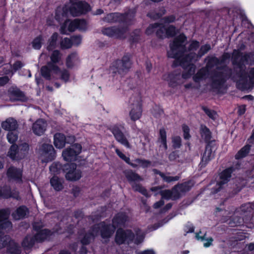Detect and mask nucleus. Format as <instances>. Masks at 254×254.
Returning <instances> with one entry per match:
<instances>
[{
  "instance_id": "nucleus-1",
  "label": "nucleus",
  "mask_w": 254,
  "mask_h": 254,
  "mask_svg": "<svg viewBox=\"0 0 254 254\" xmlns=\"http://www.w3.org/2000/svg\"><path fill=\"white\" fill-rule=\"evenodd\" d=\"M242 45L239 49L234 50L232 54L233 71L226 65H222L231 58V55L225 53L218 59L215 57L207 56L205 59L208 68L216 69L212 72L211 78L213 88L219 89L229 78L237 82L238 88L242 90L252 89L254 84V68H249L254 62V54L246 53L243 55L241 51L244 49Z\"/></svg>"
},
{
  "instance_id": "nucleus-2",
  "label": "nucleus",
  "mask_w": 254,
  "mask_h": 254,
  "mask_svg": "<svg viewBox=\"0 0 254 254\" xmlns=\"http://www.w3.org/2000/svg\"><path fill=\"white\" fill-rule=\"evenodd\" d=\"M186 43L187 37L182 34L176 37L170 44V49L167 53L168 57L177 59L184 69L182 76L180 73H172L169 75V84L171 87H175L182 83L181 77L188 79L193 74L195 70L194 63L198 61L211 49L210 45L206 44L201 46L198 53L196 54L195 51L199 47V42L192 41L188 47L186 46Z\"/></svg>"
},
{
  "instance_id": "nucleus-3",
  "label": "nucleus",
  "mask_w": 254,
  "mask_h": 254,
  "mask_svg": "<svg viewBox=\"0 0 254 254\" xmlns=\"http://www.w3.org/2000/svg\"><path fill=\"white\" fill-rule=\"evenodd\" d=\"M127 220V216L125 213H119L113 219V225L107 224L104 222L95 225L91 232L86 234L81 240L83 245H87L94 238L100 234L103 238H109L114 233L116 227L121 226Z\"/></svg>"
},
{
  "instance_id": "nucleus-4",
  "label": "nucleus",
  "mask_w": 254,
  "mask_h": 254,
  "mask_svg": "<svg viewBox=\"0 0 254 254\" xmlns=\"http://www.w3.org/2000/svg\"><path fill=\"white\" fill-rule=\"evenodd\" d=\"M132 64V55L127 53L121 59H118L114 62L110 69L113 73L118 74L123 76L129 71Z\"/></svg>"
},
{
  "instance_id": "nucleus-5",
  "label": "nucleus",
  "mask_w": 254,
  "mask_h": 254,
  "mask_svg": "<svg viewBox=\"0 0 254 254\" xmlns=\"http://www.w3.org/2000/svg\"><path fill=\"white\" fill-rule=\"evenodd\" d=\"M134 16L135 12L131 10L125 14L118 12L108 14L103 20L109 23L122 22L127 25L131 23Z\"/></svg>"
},
{
  "instance_id": "nucleus-6",
  "label": "nucleus",
  "mask_w": 254,
  "mask_h": 254,
  "mask_svg": "<svg viewBox=\"0 0 254 254\" xmlns=\"http://www.w3.org/2000/svg\"><path fill=\"white\" fill-rule=\"evenodd\" d=\"M129 116L131 120L135 121L138 120L142 115L141 98L139 93L133 95L130 98Z\"/></svg>"
},
{
  "instance_id": "nucleus-7",
  "label": "nucleus",
  "mask_w": 254,
  "mask_h": 254,
  "mask_svg": "<svg viewBox=\"0 0 254 254\" xmlns=\"http://www.w3.org/2000/svg\"><path fill=\"white\" fill-rule=\"evenodd\" d=\"M63 172L65 173L66 179L70 181H77L82 176L81 170L77 169L76 165L74 163H67L64 165Z\"/></svg>"
},
{
  "instance_id": "nucleus-8",
  "label": "nucleus",
  "mask_w": 254,
  "mask_h": 254,
  "mask_svg": "<svg viewBox=\"0 0 254 254\" xmlns=\"http://www.w3.org/2000/svg\"><path fill=\"white\" fill-rule=\"evenodd\" d=\"M39 154L43 158V162L51 161L55 158L56 153L53 146L51 144L44 143L39 149Z\"/></svg>"
},
{
  "instance_id": "nucleus-9",
  "label": "nucleus",
  "mask_w": 254,
  "mask_h": 254,
  "mask_svg": "<svg viewBox=\"0 0 254 254\" xmlns=\"http://www.w3.org/2000/svg\"><path fill=\"white\" fill-rule=\"evenodd\" d=\"M217 149L216 143L211 141L208 143L203 153L200 165L201 167H204L214 156V153Z\"/></svg>"
},
{
  "instance_id": "nucleus-10",
  "label": "nucleus",
  "mask_w": 254,
  "mask_h": 254,
  "mask_svg": "<svg viewBox=\"0 0 254 254\" xmlns=\"http://www.w3.org/2000/svg\"><path fill=\"white\" fill-rule=\"evenodd\" d=\"M81 146L78 143L71 145L69 147L66 148L63 151L62 156L64 160L71 161L74 160L76 156L81 150Z\"/></svg>"
},
{
  "instance_id": "nucleus-11",
  "label": "nucleus",
  "mask_w": 254,
  "mask_h": 254,
  "mask_svg": "<svg viewBox=\"0 0 254 254\" xmlns=\"http://www.w3.org/2000/svg\"><path fill=\"white\" fill-rule=\"evenodd\" d=\"M134 238V235L131 230L119 229L116 232L115 241L118 244L121 245L125 242L129 243L132 242Z\"/></svg>"
},
{
  "instance_id": "nucleus-12",
  "label": "nucleus",
  "mask_w": 254,
  "mask_h": 254,
  "mask_svg": "<svg viewBox=\"0 0 254 254\" xmlns=\"http://www.w3.org/2000/svg\"><path fill=\"white\" fill-rule=\"evenodd\" d=\"M90 10V5L85 1H78L73 3L70 8L69 11L73 16H78Z\"/></svg>"
},
{
  "instance_id": "nucleus-13",
  "label": "nucleus",
  "mask_w": 254,
  "mask_h": 254,
  "mask_svg": "<svg viewBox=\"0 0 254 254\" xmlns=\"http://www.w3.org/2000/svg\"><path fill=\"white\" fill-rule=\"evenodd\" d=\"M233 171V167H229L221 172L220 174L219 180L218 181L216 187L213 189L212 193H217L220 190L223 185L228 183L231 177V174Z\"/></svg>"
},
{
  "instance_id": "nucleus-14",
  "label": "nucleus",
  "mask_w": 254,
  "mask_h": 254,
  "mask_svg": "<svg viewBox=\"0 0 254 254\" xmlns=\"http://www.w3.org/2000/svg\"><path fill=\"white\" fill-rule=\"evenodd\" d=\"M10 214L8 209L0 210V230L8 231L12 228V223L8 220Z\"/></svg>"
},
{
  "instance_id": "nucleus-15",
  "label": "nucleus",
  "mask_w": 254,
  "mask_h": 254,
  "mask_svg": "<svg viewBox=\"0 0 254 254\" xmlns=\"http://www.w3.org/2000/svg\"><path fill=\"white\" fill-rule=\"evenodd\" d=\"M59 71V67L51 62H48L47 65L43 66L41 68L42 76L47 80H51L52 74H57Z\"/></svg>"
},
{
  "instance_id": "nucleus-16",
  "label": "nucleus",
  "mask_w": 254,
  "mask_h": 254,
  "mask_svg": "<svg viewBox=\"0 0 254 254\" xmlns=\"http://www.w3.org/2000/svg\"><path fill=\"white\" fill-rule=\"evenodd\" d=\"M127 28L125 27L120 29L116 27H111L103 29L102 32L103 34L109 37L122 38Z\"/></svg>"
},
{
  "instance_id": "nucleus-17",
  "label": "nucleus",
  "mask_w": 254,
  "mask_h": 254,
  "mask_svg": "<svg viewBox=\"0 0 254 254\" xmlns=\"http://www.w3.org/2000/svg\"><path fill=\"white\" fill-rule=\"evenodd\" d=\"M6 175L9 180H13L20 183L22 182V170L20 168L11 166L7 169Z\"/></svg>"
},
{
  "instance_id": "nucleus-18",
  "label": "nucleus",
  "mask_w": 254,
  "mask_h": 254,
  "mask_svg": "<svg viewBox=\"0 0 254 254\" xmlns=\"http://www.w3.org/2000/svg\"><path fill=\"white\" fill-rule=\"evenodd\" d=\"M8 93L11 100L25 101L27 100L25 94L17 87H10L8 90Z\"/></svg>"
},
{
  "instance_id": "nucleus-19",
  "label": "nucleus",
  "mask_w": 254,
  "mask_h": 254,
  "mask_svg": "<svg viewBox=\"0 0 254 254\" xmlns=\"http://www.w3.org/2000/svg\"><path fill=\"white\" fill-rule=\"evenodd\" d=\"M68 8L66 7H64L63 8L58 7L56 10V15H55V19L60 23H62L64 21H65V23L64 25H63L62 27V32L63 33H64L63 30V29L64 26H65L68 21L66 20V17L68 14Z\"/></svg>"
},
{
  "instance_id": "nucleus-20",
  "label": "nucleus",
  "mask_w": 254,
  "mask_h": 254,
  "mask_svg": "<svg viewBox=\"0 0 254 254\" xmlns=\"http://www.w3.org/2000/svg\"><path fill=\"white\" fill-rule=\"evenodd\" d=\"M193 185V184L192 182L188 181L175 186L174 188L177 193V194L175 196L176 197H178V198H180L186 192L189 191Z\"/></svg>"
},
{
  "instance_id": "nucleus-21",
  "label": "nucleus",
  "mask_w": 254,
  "mask_h": 254,
  "mask_svg": "<svg viewBox=\"0 0 254 254\" xmlns=\"http://www.w3.org/2000/svg\"><path fill=\"white\" fill-rule=\"evenodd\" d=\"M112 132L116 140L127 148H130V144L122 131L117 127H114Z\"/></svg>"
},
{
  "instance_id": "nucleus-22",
  "label": "nucleus",
  "mask_w": 254,
  "mask_h": 254,
  "mask_svg": "<svg viewBox=\"0 0 254 254\" xmlns=\"http://www.w3.org/2000/svg\"><path fill=\"white\" fill-rule=\"evenodd\" d=\"M46 127V122L43 119H39L33 124L32 130L36 135L40 136L44 133Z\"/></svg>"
},
{
  "instance_id": "nucleus-23",
  "label": "nucleus",
  "mask_w": 254,
  "mask_h": 254,
  "mask_svg": "<svg viewBox=\"0 0 254 254\" xmlns=\"http://www.w3.org/2000/svg\"><path fill=\"white\" fill-rule=\"evenodd\" d=\"M124 173L126 178L131 185L135 182H138L143 180L139 175L131 170H125Z\"/></svg>"
},
{
  "instance_id": "nucleus-24",
  "label": "nucleus",
  "mask_w": 254,
  "mask_h": 254,
  "mask_svg": "<svg viewBox=\"0 0 254 254\" xmlns=\"http://www.w3.org/2000/svg\"><path fill=\"white\" fill-rule=\"evenodd\" d=\"M1 127L3 129L10 131L16 129L18 124L16 120L12 118H9L2 122Z\"/></svg>"
},
{
  "instance_id": "nucleus-25",
  "label": "nucleus",
  "mask_w": 254,
  "mask_h": 254,
  "mask_svg": "<svg viewBox=\"0 0 254 254\" xmlns=\"http://www.w3.org/2000/svg\"><path fill=\"white\" fill-rule=\"evenodd\" d=\"M212 68H208L207 64L205 67L200 69L193 76V79L195 82H199L200 81L205 79L208 74L209 71Z\"/></svg>"
},
{
  "instance_id": "nucleus-26",
  "label": "nucleus",
  "mask_w": 254,
  "mask_h": 254,
  "mask_svg": "<svg viewBox=\"0 0 254 254\" xmlns=\"http://www.w3.org/2000/svg\"><path fill=\"white\" fill-rule=\"evenodd\" d=\"M66 141L65 136L61 133H57L54 135V145L59 149L64 147Z\"/></svg>"
},
{
  "instance_id": "nucleus-27",
  "label": "nucleus",
  "mask_w": 254,
  "mask_h": 254,
  "mask_svg": "<svg viewBox=\"0 0 254 254\" xmlns=\"http://www.w3.org/2000/svg\"><path fill=\"white\" fill-rule=\"evenodd\" d=\"M27 208L24 206H20L16 210L12 213V216L15 220H19L24 218L28 214Z\"/></svg>"
},
{
  "instance_id": "nucleus-28",
  "label": "nucleus",
  "mask_w": 254,
  "mask_h": 254,
  "mask_svg": "<svg viewBox=\"0 0 254 254\" xmlns=\"http://www.w3.org/2000/svg\"><path fill=\"white\" fill-rule=\"evenodd\" d=\"M8 245L7 248V252L10 254H20L21 253L20 247L13 241L10 240L8 242Z\"/></svg>"
},
{
  "instance_id": "nucleus-29",
  "label": "nucleus",
  "mask_w": 254,
  "mask_h": 254,
  "mask_svg": "<svg viewBox=\"0 0 254 254\" xmlns=\"http://www.w3.org/2000/svg\"><path fill=\"white\" fill-rule=\"evenodd\" d=\"M52 234L51 231L47 229H43L40 231L34 236L37 242H41L47 239Z\"/></svg>"
},
{
  "instance_id": "nucleus-30",
  "label": "nucleus",
  "mask_w": 254,
  "mask_h": 254,
  "mask_svg": "<svg viewBox=\"0 0 254 254\" xmlns=\"http://www.w3.org/2000/svg\"><path fill=\"white\" fill-rule=\"evenodd\" d=\"M36 242L34 236L27 235L23 239L22 242V246L25 249H30L34 246Z\"/></svg>"
},
{
  "instance_id": "nucleus-31",
  "label": "nucleus",
  "mask_w": 254,
  "mask_h": 254,
  "mask_svg": "<svg viewBox=\"0 0 254 254\" xmlns=\"http://www.w3.org/2000/svg\"><path fill=\"white\" fill-rule=\"evenodd\" d=\"M160 193L162 197L166 199H172L173 200H175L178 198V197H176L175 196L177 193L174 187L172 190H167L161 191Z\"/></svg>"
},
{
  "instance_id": "nucleus-32",
  "label": "nucleus",
  "mask_w": 254,
  "mask_h": 254,
  "mask_svg": "<svg viewBox=\"0 0 254 254\" xmlns=\"http://www.w3.org/2000/svg\"><path fill=\"white\" fill-rule=\"evenodd\" d=\"M17 145L13 144L10 148L8 152V155L12 159H20L23 158V156L19 155L20 152L18 151Z\"/></svg>"
},
{
  "instance_id": "nucleus-33",
  "label": "nucleus",
  "mask_w": 254,
  "mask_h": 254,
  "mask_svg": "<svg viewBox=\"0 0 254 254\" xmlns=\"http://www.w3.org/2000/svg\"><path fill=\"white\" fill-rule=\"evenodd\" d=\"M50 183L53 188L57 191H59L63 189L62 182L57 176H53L51 180Z\"/></svg>"
},
{
  "instance_id": "nucleus-34",
  "label": "nucleus",
  "mask_w": 254,
  "mask_h": 254,
  "mask_svg": "<svg viewBox=\"0 0 254 254\" xmlns=\"http://www.w3.org/2000/svg\"><path fill=\"white\" fill-rule=\"evenodd\" d=\"M251 147V145L249 144L244 146L235 155V158L238 160L245 157L249 153Z\"/></svg>"
},
{
  "instance_id": "nucleus-35",
  "label": "nucleus",
  "mask_w": 254,
  "mask_h": 254,
  "mask_svg": "<svg viewBox=\"0 0 254 254\" xmlns=\"http://www.w3.org/2000/svg\"><path fill=\"white\" fill-rule=\"evenodd\" d=\"M201 234V232L199 231L198 233L196 234V238L198 240H201V241H205L206 242L204 243L203 246L204 247H208L211 245L212 242H213V239L211 237L206 239L205 237L206 235V233L205 232L203 236H200L199 234Z\"/></svg>"
},
{
  "instance_id": "nucleus-36",
  "label": "nucleus",
  "mask_w": 254,
  "mask_h": 254,
  "mask_svg": "<svg viewBox=\"0 0 254 254\" xmlns=\"http://www.w3.org/2000/svg\"><path fill=\"white\" fill-rule=\"evenodd\" d=\"M58 37V34L57 33H54L52 35L50 39L49 40V44L47 47L48 51H52L56 47Z\"/></svg>"
},
{
  "instance_id": "nucleus-37",
  "label": "nucleus",
  "mask_w": 254,
  "mask_h": 254,
  "mask_svg": "<svg viewBox=\"0 0 254 254\" xmlns=\"http://www.w3.org/2000/svg\"><path fill=\"white\" fill-rule=\"evenodd\" d=\"M201 134L206 142H210V141L211 136L209 129L204 126H201Z\"/></svg>"
},
{
  "instance_id": "nucleus-38",
  "label": "nucleus",
  "mask_w": 254,
  "mask_h": 254,
  "mask_svg": "<svg viewBox=\"0 0 254 254\" xmlns=\"http://www.w3.org/2000/svg\"><path fill=\"white\" fill-rule=\"evenodd\" d=\"M63 166L59 162H54L50 167V170L51 172L58 174L63 172Z\"/></svg>"
},
{
  "instance_id": "nucleus-39",
  "label": "nucleus",
  "mask_w": 254,
  "mask_h": 254,
  "mask_svg": "<svg viewBox=\"0 0 254 254\" xmlns=\"http://www.w3.org/2000/svg\"><path fill=\"white\" fill-rule=\"evenodd\" d=\"M132 188L135 191H138L146 197H149L147 190L141 186L140 184H137L136 182L131 185Z\"/></svg>"
},
{
  "instance_id": "nucleus-40",
  "label": "nucleus",
  "mask_w": 254,
  "mask_h": 254,
  "mask_svg": "<svg viewBox=\"0 0 254 254\" xmlns=\"http://www.w3.org/2000/svg\"><path fill=\"white\" fill-rule=\"evenodd\" d=\"M62 55L60 52L58 50H55L53 52L50 56L51 63L53 64H56L58 63L61 59Z\"/></svg>"
},
{
  "instance_id": "nucleus-41",
  "label": "nucleus",
  "mask_w": 254,
  "mask_h": 254,
  "mask_svg": "<svg viewBox=\"0 0 254 254\" xmlns=\"http://www.w3.org/2000/svg\"><path fill=\"white\" fill-rule=\"evenodd\" d=\"M159 140L162 143L165 150L167 149L166 132L164 128L160 129Z\"/></svg>"
},
{
  "instance_id": "nucleus-42",
  "label": "nucleus",
  "mask_w": 254,
  "mask_h": 254,
  "mask_svg": "<svg viewBox=\"0 0 254 254\" xmlns=\"http://www.w3.org/2000/svg\"><path fill=\"white\" fill-rule=\"evenodd\" d=\"M156 35L160 38H164L167 37L166 27L164 25L158 24V27L156 28Z\"/></svg>"
},
{
  "instance_id": "nucleus-43",
  "label": "nucleus",
  "mask_w": 254,
  "mask_h": 254,
  "mask_svg": "<svg viewBox=\"0 0 254 254\" xmlns=\"http://www.w3.org/2000/svg\"><path fill=\"white\" fill-rule=\"evenodd\" d=\"M169 175L170 173H167L166 174L164 173V174H162V178L164 182L167 183H170L173 182L177 181L180 179V177L178 176L172 177L169 176Z\"/></svg>"
},
{
  "instance_id": "nucleus-44",
  "label": "nucleus",
  "mask_w": 254,
  "mask_h": 254,
  "mask_svg": "<svg viewBox=\"0 0 254 254\" xmlns=\"http://www.w3.org/2000/svg\"><path fill=\"white\" fill-rule=\"evenodd\" d=\"M7 138L10 143H14L18 139L17 131L15 129L9 131L7 134Z\"/></svg>"
},
{
  "instance_id": "nucleus-45",
  "label": "nucleus",
  "mask_w": 254,
  "mask_h": 254,
  "mask_svg": "<svg viewBox=\"0 0 254 254\" xmlns=\"http://www.w3.org/2000/svg\"><path fill=\"white\" fill-rule=\"evenodd\" d=\"M43 39L42 36H39L35 38L32 42V47L36 50H39L42 44Z\"/></svg>"
},
{
  "instance_id": "nucleus-46",
  "label": "nucleus",
  "mask_w": 254,
  "mask_h": 254,
  "mask_svg": "<svg viewBox=\"0 0 254 254\" xmlns=\"http://www.w3.org/2000/svg\"><path fill=\"white\" fill-rule=\"evenodd\" d=\"M77 59V55L76 53H72L68 56L66 59V66L68 67H71L73 65V64L75 62V61Z\"/></svg>"
},
{
  "instance_id": "nucleus-47",
  "label": "nucleus",
  "mask_w": 254,
  "mask_h": 254,
  "mask_svg": "<svg viewBox=\"0 0 254 254\" xmlns=\"http://www.w3.org/2000/svg\"><path fill=\"white\" fill-rule=\"evenodd\" d=\"M57 74L59 75L60 76V79L65 82H67L69 80L70 74L68 71L66 69L61 70L59 68V71Z\"/></svg>"
},
{
  "instance_id": "nucleus-48",
  "label": "nucleus",
  "mask_w": 254,
  "mask_h": 254,
  "mask_svg": "<svg viewBox=\"0 0 254 254\" xmlns=\"http://www.w3.org/2000/svg\"><path fill=\"white\" fill-rule=\"evenodd\" d=\"M10 240V237L2 234L0 235V250L5 247Z\"/></svg>"
},
{
  "instance_id": "nucleus-49",
  "label": "nucleus",
  "mask_w": 254,
  "mask_h": 254,
  "mask_svg": "<svg viewBox=\"0 0 254 254\" xmlns=\"http://www.w3.org/2000/svg\"><path fill=\"white\" fill-rule=\"evenodd\" d=\"M72 45L71 40L68 38H64L61 41V47L63 49H69Z\"/></svg>"
},
{
  "instance_id": "nucleus-50",
  "label": "nucleus",
  "mask_w": 254,
  "mask_h": 254,
  "mask_svg": "<svg viewBox=\"0 0 254 254\" xmlns=\"http://www.w3.org/2000/svg\"><path fill=\"white\" fill-rule=\"evenodd\" d=\"M202 109L205 113L211 119L214 120L217 117V114L216 112L213 110H210L206 107H203Z\"/></svg>"
},
{
  "instance_id": "nucleus-51",
  "label": "nucleus",
  "mask_w": 254,
  "mask_h": 254,
  "mask_svg": "<svg viewBox=\"0 0 254 254\" xmlns=\"http://www.w3.org/2000/svg\"><path fill=\"white\" fill-rule=\"evenodd\" d=\"M182 139L179 136H176L172 138L173 146L174 148H179L182 145Z\"/></svg>"
},
{
  "instance_id": "nucleus-52",
  "label": "nucleus",
  "mask_w": 254,
  "mask_h": 254,
  "mask_svg": "<svg viewBox=\"0 0 254 254\" xmlns=\"http://www.w3.org/2000/svg\"><path fill=\"white\" fill-rule=\"evenodd\" d=\"M10 190L8 188L0 189V197H2L5 198L10 197Z\"/></svg>"
},
{
  "instance_id": "nucleus-53",
  "label": "nucleus",
  "mask_w": 254,
  "mask_h": 254,
  "mask_svg": "<svg viewBox=\"0 0 254 254\" xmlns=\"http://www.w3.org/2000/svg\"><path fill=\"white\" fill-rule=\"evenodd\" d=\"M243 222V219L240 217H234L232 221L229 222V224L233 227L237 225H240Z\"/></svg>"
},
{
  "instance_id": "nucleus-54",
  "label": "nucleus",
  "mask_w": 254,
  "mask_h": 254,
  "mask_svg": "<svg viewBox=\"0 0 254 254\" xmlns=\"http://www.w3.org/2000/svg\"><path fill=\"white\" fill-rule=\"evenodd\" d=\"M158 27V24L156 23L150 25L146 30V33L147 35H150L155 31H156V28Z\"/></svg>"
},
{
  "instance_id": "nucleus-55",
  "label": "nucleus",
  "mask_w": 254,
  "mask_h": 254,
  "mask_svg": "<svg viewBox=\"0 0 254 254\" xmlns=\"http://www.w3.org/2000/svg\"><path fill=\"white\" fill-rule=\"evenodd\" d=\"M166 36H173L176 33V28L174 26L170 25L166 27Z\"/></svg>"
},
{
  "instance_id": "nucleus-56",
  "label": "nucleus",
  "mask_w": 254,
  "mask_h": 254,
  "mask_svg": "<svg viewBox=\"0 0 254 254\" xmlns=\"http://www.w3.org/2000/svg\"><path fill=\"white\" fill-rule=\"evenodd\" d=\"M77 29L80 30H84L86 28V23L84 20L77 19Z\"/></svg>"
},
{
  "instance_id": "nucleus-57",
  "label": "nucleus",
  "mask_w": 254,
  "mask_h": 254,
  "mask_svg": "<svg viewBox=\"0 0 254 254\" xmlns=\"http://www.w3.org/2000/svg\"><path fill=\"white\" fill-rule=\"evenodd\" d=\"M81 37L80 36H73L71 38L72 45L78 46L81 42Z\"/></svg>"
},
{
  "instance_id": "nucleus-58",
  "label": "nucleus",
  "mask_w": 254,
  "mask_h": 254,
  "mask_svg": "<svg viewBox=\"0 0 254 254\" xmlns=\"http://www.w3.org/2000/svg\"><path fill=\"white\" fill-rule=\"evenodd\" d=\"M77 19L70 22L68 27V29L69 31H74L75 29H77Z\"/></svg>"
},
{
  "instance_id": "nucleus-59",
  "label": "nucleus",
  "mask_w": 254,
  "mask_h": 254,
  "mask_svg": "<svg viewBox=\"0 0 254 254\" xmlns=\"http://www.w3.org/2000/svg\"><path fill=\"white\" fill-rule=\"evenodd\" d=\"M251 204L250 203L245 204L241 206L240 210L243 212H251L252 210Z\"/></svg>"
},
{
  "instance_id": "nucleus-60",
  "label": "nucleus",
  "mask_w": 254,
  "mask_h": 254,
  "mask_svg": "<svg viewBox=\"0 0 254 254\" xmlns=\"http://www.w3.org/2000/svg\"><path fill=\"white\" fill-rule=\"evenodd\" d=\"M183 130L184 132V137L186 139H188L190 138V136L189 134L190 129L189 127L186 125L183 126Z\"/></svg>"
},
{
  "instance_id": "nucleus-61",
  "label": "nucleus",
  "mask_w": 254,
  "mask_h": 254,
  "mask_svg": "<svg viewBox=\"0 0 254 254\" xmlns=\"http://www.w3.org/2000/svg\"><path fill=\"white\" fill-rule=\"evenodd\" d=\"M24 66V64L20 61H16L12 65V68L14 71L20 69Z\"/></svg>"
},
{
  "instance_id": "nucleus-62",
  "label": "nucleus",
  "mask_w": 254,
  "mask_h": 254,
  "mask_svg": "<svg viewBox=\"0 0 254 254\" xmlns=\"http://www.w3.org/2000/svg\"><path fill=\"white\" fill-rule=\"evenodd\" d=\"M20 152L23 151V155H21V156H23V157L25 156V154L27 153L29 150V145L27 143H23L20 146Z\"/></svg>"
},
{
  "instance_id": "nucleus-63",
  "label": "nucleus",
  "mask_w": 254,
  "mask_h": 254,
  "mask_svg": "<svg viewBox=\"0 0 254 254\" xmlns=\"http://www.w3.org/2000/svg\"><path fill=\"white\" fill-rule=\"evenodd\" d=\"M169 159L170 161H173L179 158V155L177 151H173L169 155Z\"/></svg>"
},
{
  "instance_id": "nucleus-64",
  "label": "nucleus",
  "mask_w": 254,
  "mask_h": 254,
  "mask_svg": "<svg viewBox=\"0 0 254 254\" xmlns=\"http://www.w3.org/2000/svg\"><path fill=\"white\" fill-rule=\"evenodd\" d=\"M9 79L8 76H4L0 77V86H2L8 83Z\"/></svg>"
}]
</instances>
